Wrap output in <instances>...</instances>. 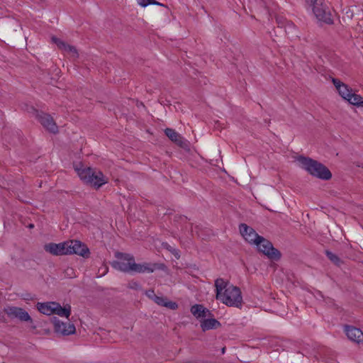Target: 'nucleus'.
Listing matches in <instances>:
<instances>
[{"label": "nucleus", "instance_id": "obj_1", "mask_svg": "<svg viewBox=\"0 0 363 363\" xmlns=\"http://www.w3.org/2000/svg\"><path fill=\"white\" fill-rule=\"evenodd\" d=\"M74 170L85 184L96 189L107 183V180L101 172H96L91 167H84L81 162L74 165Z\"/></svg>", "mask_w": 363, "mask_h": 363}, {"label": "nucleus", "instance_id": "obj_2", "mask_svg": "<svg viewBox=\"0 0 363 363\" xmlns=\"http://www.w3.org/2000/svg\"><path fill=\"white\" fill-rule=\"evenodd\" d=\"M298 161L311 175L325 181L332 178L331 172L322 163L306 157H300Z\"/></svg>", "mask_w": 363, "mask_h": 363}, {"label": "nucleus", "instance_id": "obj_3", "mask_svg": "<svg viewBox=\"0 0 363 363\" xmlns=\"http://www.w3.org/2000/svg\"><path fill=\"white\" fill-rule=\"evenodd\" d=\"M218 300L228 306H233L240 308L242 303V297L241 291L239 287L233 285L228 286L223 291L220 297L217 298Z\"/></svg>", "mask_w": 363, "mask_h": 363}, {"label": "nucleus", "instance_id": "obj_4", "mask_svg": "<svg viewBox=\"0 0 363 363\" xmlns=\"http://www.w3.org/2000/svg\"><path fill=\"white\" fill-rule=\"evenodd\" d=\"M115 257L117 258V260L111 262L113 268L125 273L133 274V265L135 264L133 255L117 252L115 254Z\"/></svg>", "mask_w": 363, "mask_h": 363}, {"label": "nucleus", "instance_id": "obj_5", "mask_svg": "<svg viewBox=\"0 0 363 363\" xmlns=\"http://www.w3.org/2000/svg\"><path fill=\"white\" fill-rule=\"evenodd\" d=\"M305 1L312 8L313 13L318 21L332 23L331 14L327 9L324 0H305Z\"/></svg>", "mask_w": 363, "mask_h": 363}, {"label": "nucleus", "instance_id": "obj_6", "mask_svg": "<svg viewBox=\"0 0 363 363\" xmlns=\"http://www.w3.org/2000/svg\"><path fill=\"white\" fill-rule=\"evenodd\" d=\"M259 252L263 253L266 255L269 259L278 261L280 259L281 254V252L276 248L274 247L272 243L262 237L260 239V242L257 243Z\"/></svg>", "mask_w": 363, "mask_h": 363}, {"label": "nucleus", "instance_id": "obj_7", "mask_svg": "<svg viewBox=\"0 0 363 363\" xmlns=\"http://www.w3.org/2000/svg\"><path fill=\"white\" fill-rule=\"evenodd\" d=\"M66 254L67 255H78L83 257H87L89 255V250L86 245L81 241L71 240L65 241Z\"/></svg>", "mask_w": 363, "mask_h": 363}, {"label": "nucleus", "instance_id": "obj_8", "mask_svg": "<svg viewBox=\"0 0 363 363\" xmlns=\"http://www.w3.org/2000/svg\"><path fill=\"white\" fill-rule=\"evenodd\" d=\"M4 312L11 319L16 318L21 322H32L28 313L22 308L8 306L4 308Z\"/></svg>", "mask_w": 363, "mask_h": 363}, {"label": "nucleus", "instance_id": "obj_9", "mask_svg": "<svg viewBox=\"0 0 363 363\" xmlns=\"http://www.w3.org/2000/svg\"><path fill=\"white\" fill-rule=\"evenodd\" d=\"M239 229L242 236L249 243L256 245L260 242V239L262 238V236L258 235L252 228L245 223H241L239 226Z\"/></svg>", "mask_w": 363, "mask_h": 363}, {"label": "nucleus", "instance_id": "obj_10", "mask_svg": "<svg viewBox=\"0 0 363 363\" xmlns=\"http://www.w3.org/2000/svg\"><path fill=\"white\" fill-rule=\"evenodd\" d=\"M52 323L54 325V330L56 333L62 335H69L74 334L76 331V328L74 324L70 323H64L56 317L53 318Z\"/></svg>", "mask_w": 363, "mask_h": 363}, {"label": "nucleus", "instance_id": "obj_11", "mask_svg": "<svg viewBox=\"0 0 363 363\" xmlns=\"http://www.w3.org/2000/svg\"><path fill=\"white\" fill-rule=\"evenodd\" d=\"M133 273H152L156 269L163 270L165 265L162 263H148L144 262L143 264H137L135 262Z\"/></svg>", "mask_w": 363, "mask_h": 363}, {"label": "nucleus", "instance_id": "obj_12", "mask_svg": "<svg viewBox=\"0 0 363 363\" xmlns=\"http://www.w3.org/2000/svg\"><path fill=\"white\" fill-rule=\"evenodd\" d=\"M37 118L42 125L50 133L55 134L57 132V126L52 117L47 113H40L37 114Z\"/></svg>", "mask_w": 363, "mask_h": 363}, {"label": "nucleus", "instance_id": "obj_13", "mask_svg": "<svg viewBox=\"0 0 363 363\" xmlns=\"http://www.w3.org/2000/svg\"><path fill=\"white\" fill-rule=\"evenodd\" d=\"M52 40L54 43H55L57 45L59 49L63 51L65 54L67 55L68 57L73 59L78 57L79 54L75 47L67 44L66 43L56 37H52Z\"/></svg>", "mask_w": 363, "mask_h": 363}, {"label": "nucleus", "instance_id": "obj_14", "mask_svg": "<svg viewBox=\"0 0 363 363\" xmlns=\"http://www.w3.org/2000/svg\"><path fill=\"white\" fill-rule=\"evenodd\" d=\"M66 243L65 242H60L58 244L50 242L46 244L44 246V249L46 252L50 253L51 255L59 256L64 255L66 254Z\"/></svg>", "mask_w": 363, "mask_h": 363}, {"label": "nucleus", "instance_id": "obj_15", "mask_svg": "<svg viewBox=\"0 0 363 363\" xmlns=\"http://www.w3.org/2000/svg\"><path fill=\"white\" fill-rule=\"evenodd\" d=\"M332 82L337 91H338L340 96L346 100L352 92V89L348 85L342 82L338 79L333 78Z\"/></svg>", "mask_w": 363, "mask_h": 363}, {"label": "nucleus", "instance_id": "obj_16", "mask_svg": "<svg viewBox=\"0 0 363 363\" xmlns=\"http://www.w3.org/2000/svg\"><path fill=\"white\" fill-rule=\"evenodd\" d=\"M345 333L348 338L357 343L363 341V332L353 326H346Z\"/></svg>", "mask_w": 363, "mask_h": 363}, {"label": "nucleus", "instance_id": "obj_17", "mask_svg": "<svg viewBox=\"0 0 363 363\" xmlns=\"http://www.w3.org/2000/svg\"><path fill=\"white\" fill-rule=\"evenodd\" d=\"M220 325V323L215 318H206L201 321V328L203 332L216 329Z\"/></svg>", "mask_w": 363, "mask_h": 363}, {"label": "nucleus", "instance_id": "obj_18", "mask_svg": "<svg viewBox=\"0 0 363 363\" xmlns=\"http://www.w3.org/2000/svg\"><path fill=\"white\" fill-rule=\"evenodd\" d=\"M53 314L58 315L61 317H65L67 318L71 314V306L69 305H66L64 307H62L61 305L57 302L53 304Z\"/></svg>", "mask_w": 363, "mask_h": 363}, {"label": "nucleus", "instance_id": "obj_19", "mask_svg": "<svg viewBox=\"0 0 363 363\" xmlns=\"http://www.w3.org/2000/svg\"><path fill=\"white\" fill-rule=\"evenodd\" d=\"M191 312L197 318H205L208 315L211 314L209 310H208L207 308H206L205 307L200 304H195L192 306L191 308Z\"/></svg>", "mask_w": 363, "mask_h": 363}, {"label": "nucleus", "instance_id": "obj_20", "mask_svg": "<svg viewBox=\"0 0 363 363\" xmlns=\"http://www.w3.org/2000/svg\"><path fill=\"white\" fill-rule=\"evenodd\" d=\"M55 302L38 303L37 308L43 314L50 315L53 314V304Z\"/></svg>", "mask_w": 363, "mask_h": 363}, {"label": "nucleus", "instance_id": "obj_21", "mask_svg": "<svg viewBox=\"0 0 363 363\" xmlns=\"http://www.w3.org/2000/svg\"><path fill=\"white\" fill-rule=\"evenodd\" d=\"M230 284H228V282L225 281L223 279L218 278L215 281V287H216V298L218 297H220L221 294L223 293L222 292L223 290H225L226 288L228 287Z\"/></svg>", "mask_w": 363, "mask_h": 363}, {"label": "nucleus", "instance_id": "obj_22", "mask_svg": "<svg viewBox=\"0 0 363 363\" xmlns=\"http://www.w3.org/2000/svg\"><path fill=\"white\" fill-rule=\"evenodd\" d=\"M172 143L177 145L178 147L182 149L189 151L190 150V143L186 140L184 138H169Z\"/></svg>", "mask_w": 363, "mask_h": 363}, {"label": "nucleus", "instance_id": "obj_23", "mask_svg": "<svg viewBox=\"0 0 363 363\" xmlns=\"http://www.w3.org/2000/svg\"><path fill=\"white\" fill-rule=\"evenodd\" d=\"M346 101L354 106H363V98L360 95L353 93V91Z\"/></svg>", "mask_w": 363, "mask_h": 363}, {"label": "nucleus", "instance_id": "obj_24", "mask_svg": "<svg viewBox=\"0 0 363 363\" xmlns=\"http://www.w3.org/2000/svg\"><path fill=\"white\" fill-rule=\"evenodd\" d=\"M325 255L326 256L328 257V258L332 262H333L334 264H335L336 265H340V263L342 262V261L340 260V259L335 254H333V252H331L330 251H328V250H326L325 251Z\"/></svg>", "mask_w": 363, "mask_h": 363}, {"label": "nucleus", "instance_id": "obj_25", "mask_svg": "<svg viewBox=\"0 0 363 363\" xmlns=\"http://www.w3.org/2000/svg\"><path fill=\"white\" fill-rule=\"evenodd\" d=\"M138 4L142 7H146L150 4L163 6V4L156 1L155 0H136Z\"/></svg>", "mask_w": 363, "mask_h": 363}, {"label": "nucleus", "instance_id": "obj_26", "mask_svg": "<svg viewBox=\"0 0 363 363\" xmlns=\"http://www.w3.org/2000/svg\"><path fill=\"white\" fill-rule=\"evenodd\" d=\"M128 288L135 290H140L141 289V286L138 282L131 281L128 283Z\"/></svg>", "mask_w": 363, "mask_h": 363}, {"label": "nucleus", "instance_id": "obj_27", "mask_svg": "<svg viewBox=\"0 0 363 363\" xmlns=\"http://www.w3.org/2000/svg\"><path fill=\"white\" fill-rule=\"evenodd\" d=\"M167 249L174 256L179 259L180 257L179 251L178 250H176L173 247H172L170 245H167Z\"/></svg>", "mask_w": 363, "mask_h": 363}, {"label": "nucleus", "instance_id": "obj_28", "mask_svg": "<svg viewBox=\"0 0 363 363\" xmlns=\"http://www.w3.org/2000/svg\"><path fill=\"white\" fill-rule=\"evenodd\" d=\"M153 301L159 306H164V305H165L166 299L162 296H158L156 295Z\"/></svg>", "mask_w": 363, "mask_h": 363}, {"label": "nucleus", "instance_id": "obj_29", "mask_svg": "<svg viewBox=\"0 0 363 363\" xmlns=\"http://www.w3.org/2000/svg\"><path fill=\"white\" fill-rule=\"evenodd\" d=\"M164 133L166 136H180V134L176 133V131L172 128H166Z\"/></svg>", "mask_w": 363, "mask_h": 363}, {"label": "nucleus", "instance_id": "obj_30", "mask_svg": "<svg viewBox=\"0 0 363 363\" xmlns=\"http://www.w3.org/2000/svg\"><path fill=\"white\" fill-rule=\"evenodd\" d=\"M164 306L169 308L172 310L177 308L178 306L175 302L165 301V305Z\"/></svg>", "mask_w": 363, "mask_h": 363}, {"label": "nucleus", "instance_id": "obj_31", "mask_svg": "<svg viewBox=\"0 0 363 363\" xmlns=\"http://www.w3.org/2000/svg\"><path fill=\"white\" fill-rule=\"evenodd\" d=\"M65 273L66 276L68 277L69 278H72L74 277V269L71 267H67L65 270Z\"/></svg>", "mask_w": 363, "mask_h": 363}, {"label": "nucleus", "instance_id": "obj_32", "mask_svg": "<svg viewBox=\"0 0 363 363\" xmlns=\"http://www.w3.org/2000/svg\"><path fill=\"white\" fill-rule=\"evenodd\" d=\"M145 294L146 296L152 299V300H154L155 297L156 296V294H155V291L154 290H152V289H150V290H147L145 291Z\"/></svg>", "mask_w": 363, "mask_h": 363}, {"label": "nucleus", "instance_id": "obj_33", "mask_svg": "<svg viewBox=\"0 0 363 363\" xmlns=\"http://www.w3.org/2000/svg\"><path fill=\"white\" fill-rule=\"evenodd\" d=\"M101 270L102 272L101 276H103L108 272V269L106 266H104V267H102L101 269H99V271H101Z\"/></svg>", "mask_w": 363, "mask_h": 363}, {"label": "nucleus", "instance_id": "obj_34", "mask_svg": "<svg viewBox=\"0 0 363 363\" xmlns=\"http://www.w3.org/2000/svg\"><path fill=\"white\" fill-rule=\"evenodd\" d=\"M28 227H29L30 228H33L34 227V225H33V224H30V225H28Z\"/></svg>", "mask_w": 363, "mask_h": 363}, {"label": "nucleus", "instance_id": "obj_35", "mask_svg": "<svg viewBox=\"0 0 363 363\" xmlns=\"http://www.w3.org/2000/svg\"><path fill=\"white\" fill-rule=\"evenodd\" d=\"M225 347H223V348L222 349V353H223V354H224V353H225Z\"/></svg>", "mask_w": 363, "mask_h": 363}]
</instances>
